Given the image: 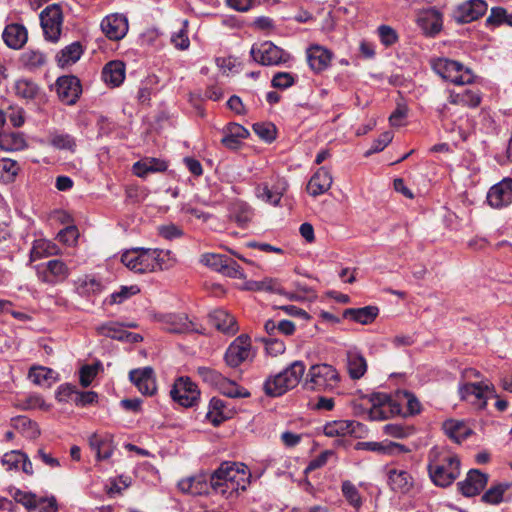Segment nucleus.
Returning a JSON list of instances; mask_svg holds the SVG:
<instances>
[{"label": "nucleus", "instance_id": "58", "mask_svg": "<svg viewBox=\"0 0 512 512\" xmlns=\"http://www.w3.org/2000/svg\"><path fill=\"white\" fill-rule=\"evenodd\" d=\"M19 166L14 160L3 158L0 160V178L5 182H11L18 174Z\"/></svg>", "mask_w": 512, "mask_h": 512}, {"label": "nucleus", "instance_id": "10", "mask_svg": "<svg viewBox=\"0 0 512 512\" xmlns=\"http://www.w3.org/2000/svg\"><path fill=\"white\" fill-rule=\"evenodd\" d=\"M40 22L45 38L50 42L56 43L60 39L63 24L61 6L56 3L48 5L40 13Z\"/></svg>", "mask_w": 512, "mask_h": 512}, {"label": "nucleus", "instance_id": "51", "mask_svg": "<svg viewBox=\"0 0 512 512\" xmlns=\"http://www.w3.org/2000/svg\"><path fill=\"white\" fill-rule=\"evenodd\" d=\"M341 491L347 502L354 507L359 509L362 506V497L357 487L349 480L342 482Z\"/></svg>", "mask_w": 512, "mask_h": 512}, {"label": "nucleus", "instance_id": "23", "mask_svg": "<svg viewBox=\"0 0 512 512\" xmlns=\"http://www.w3.org/2000/svg\"><path fill=\"white\" fill-rule=\"evenodd\" d=\"M101 29L110 40H120L128 31V22L121 14L108 15L102 20Z\"/></svg>", "mask_w": 512, "mask_h": 512}, {"label": "nucleus", "instance_id": "20", "mask_svg": "<svg viewBox=\"0 0 512 512\" xmlns=\"http://www.w3.org/2000/svg\"><path fill=\"white\" fill-rule=\"evenodd\" d=\"M129 379L143 395L152 396L156 392V379L152 367L131 370Z\"/></svg>", "mask_w": 512, "mask_h": 512}, {"label": "nucleus", "instance_id": "48", "mask_svg": "<svg viewBox=\"0 0 512 512\" xmlns=\"http://www.w3.org/2000/svg\"><path fill=\"white\" fill-rule=\"evenodd\" d=\"M253 217L252 208L246 203H238L234 206L231 218L239 227L245 228Z\"/></svg>", "mask_w": 512, "mask_h": 512}, {"label": "nucleus", "instance_id": "30", "mask_svg": "<svg viewBox=\"0 0 512 512\" xmlns=\"http://www.w3.org/2000/svg\"><path fill=\"white\" fill-rule=\"evenodd\" d=\"M442 428L448 438L460 444L473 433L472 429L461 420L448 419L443 422Z\"/></svg>", "mask_w": 512, "mask_h": 512}, {"label": "nucleus", "instance_id": "49", "mask_svg": "<svg viewBox=\"0 0 512 512\" xmlns=\"http://www.w3.org/2000/svg\"><path fill=\"white\" fill-rule=\"evenodd\" d=\"M20 60L26 68L34 70L45 65L46 56L39 50H27L21 55Z\"/></svg>", "mask_w": 512, "mask_h": 512}, {"label": "nucleus", "instance_id": "50", "mask_svg": "<svg viewBox=\"0 0 512 512\" xmlns=\"http://www.w3.org/2000/svg\"><path fill=\"white\" fill-rule=\"evenodd\" d=\"M139 292L140 289L137 285L121 286L120 290L112 293L109 297H107L104 300V303L108 305L121 304Z\"/></svg>", "mask_w": 512, "mask_h": 512}, {"label": "nucleus", "instance_id": "15", "mask_svg": "<svg viewBox=\"0 0 512 512\" xmlns=\"http://www.w3.org/2000/svg\"><path fill=\"white\" fill-rule=\"evenodd\" d=\"M70 270L65 262L59 259L49 260L47 263L37 266L38 279L49 285H55L65 281Z\"/></svg>", "mask_w": 512, "mask_h": 512}, {"label": "nucleus", "instance_id": "21", "mask_svg": "<svg viewBox=\"0 0 512 512\" xmlns=\"http://www.w3.org/2000/svg\"><path fill=\"white\" fill-rule=\"evenodd\" d=\"M356 450H366L375 452L379 455H387V456H398L403 453L409 452V449L404 445L388 440H384L381 442L374 441H366V442H357L355 445Z\"/></svg>", "mask_w": 512, "mask_h": 512}, {"label": "nucleus", "instance_id": "61", "mask_svg": "<svg viewBox=\"0 0 512 512\" xmlns=\"http://www.w3.org/2000/svg\"><path fill=\"white\" fill-rule=\"evenodd\" d=\"M262 342L265 346L267 353L271 356H278L285 352L286 346L283 340L278 339L276 336H270L262 338Z\"/></svg>", "mask_w": 512, "mask_h": 512}, {"label": "nucleus", "instance_id": "43", "mask_svg": "<svg viewBox=\"0 0 512 512\" xmlns=\"http://www.w3.org/2000/svg\"><path fill=\"white\" fill-rule=\"evenodd\" d=\"M354 424V421L346 420L328 422L324 426L323 432L328 437L345 436L354 432Z\"/></svg>", "mask_w": 512, "mask_h": 512}, {"label": "nucleus", "instance_id": "60", "mask_svg": "<svg viewBox=\"0 0 512 512\" xmlns=\"http://www.w3.org/2000/svg\"><path fill=\"white\" fill-rule=\"evenodd\" d=\"M297 76L289 72H277L271 80V86L276 89L285 90L296 83Z\"/></svg>", "mask_w": 512, "mask_h": 512}, {"label": "nucleus", "instance_id": "18", "mask_svg": "<svg viewBox=\"0 0 512 512\" xmlns=\"http://www.w3.org/2000/svg\"><path fill=\"white\" fill-rule=\"evenodd\" d=\"M488 479V474L478 469H470L465 480L458 482L457 487L463 496L474 497L486 487Z\"/></svg>", "mask_w": 512, "mask_h": 512}, {"label": "nucleus", "instance_id": "57", "mask_svg": "<svg viewBox=\"0 0 512 512\" xmlns=\"http://www.w3.org/2000/svg\"><path fill=\"white\" fill-rule=\"evenodd\" d=\"M155 254H153L156 262L155 271L156 270H167L171 268L175 262V255L170 250H162V249H153Z\"/></svg>", "mask_w": 512, "mask_h": 512}, {"label": "nucleus", "instance_id": "40", "mask_svg": "<svg viewBox=\"0 0 512 512\" xmlns=\"http://www.w3.org/2000/svg\"><path fill=\"white\" fill-rule=\"evenodd\" d=\"M501 25L512 27V14H509L503 7H492L489 16L485 20V26L489 29H494Z\"/></svg>", "mask_w": 512, "mask_h": 512}, {"label": "nucleus", "instance_id": "41", "mask_svg": "<svg viewBox=\"0 0 512 512\" xmlns=\"http://www.w3.org/2000/svg\"><path fill=\"white\" fill-rule=\"evenodd\" d=\"M264 329L270 336H276L277 334L290 336L294 334L296 326L290 320L283 319L277 322L273 319H268L264 324Z\"/></svg>", "mask_w": 512, "mask_h": 512}, {"label": "nucleus", "instance_id": "4", "mask_svg": "<svg viewBox=\"0 0 512 512\" xmlns=\"http://www.w3.org/2000/svg\"><path fill=\"white\" fill-rule=\"evenodd\" d=\"M340 375L330 364L320 363L309 367L305 377L304 387L308 390L325 392L339 386Z\"/></svg>", "mask_w": 512, "mask_h": 512}, {"label": "nucleus", "instance_id": "1", "mask_svg": "<svg viewBox=\"0 0 512 512\" xmlns=\"http://www.w3.org/2000/svg\"><path fill=\"white\" fill-rule=\"evenodd\" d=\"M251 473L243 463L224 461L210 474L211 489L227 499L245 491L250 484Z\"/></svg>", "mask_w": 512, "mask_h": 512}, {"label": "nucleus", "instance_id": "5", "mask_svg": "<svg viewBox=\"0 0 512 512\" xmlns=\"http://www.w3.org/2000/svg\"><path fill=\"white\" fill-rule=\"evenodd\" d=\"M253 60L262 66H287L291 54L271 41L253 44L250 50Z\"/></svg>", "mask_w": 512, "mask_h": 512}, {"label": "nucleus", "instance_id": "25", "mask_svg": "<svg viewBox=\"0 0 512 512\" xmlns=\"http://www.w3.org/2000/svg\"><path fill=\"white\" fill-rule=\"evenodd\" d=\"M221 144L230 150H237L242 145V140L249 136V131L242 125L230 122L222 129Z\"/></svg>", "mask_w": 512, "mask_h": 512}, {"label": "nucleus", "instance_id": "62", "mask_svg": "<svg viewBox=\"0 0 512 512\" xmlns=\"http://www.w3.org/2000/svg\"><path fill=\"white\" fill-rule=\"evenodd\" d=\"M453 102L463 106L476 108L481 103V97L478 92L466 89L463 93L457 94L456 99Z\"/></svg>", "mask_w": 512, "mask_h": 512}, {"label": "nucleus", "instance_id": "39", "mask_svg": "<svg viewBox=\"0 0 512 512\" xmlns=\"http://www.w3.org/2000/svg\"><path fill=\"white\" fill-rule=\"evenodd\" d=\"M29 379L36 385L51 387L57 381L56 373L47 367H32L28 373Z\"/></svg>", "mask_w": 512, "mask_h": 512}, {"label": "nucleus", "instance_id": "55", "mask_svg": "<svg viewBox=\"0 0 512 512\" xmlns=\"http://www.w3.org/2000/svg\"><path fill=\"white\" fill-rule=\"evenodd\" d=\"M367 370V363L363 356L353 355L348 359V372L352 379H360Z\"/></svg>", "mask_w": 512, "mask_h": 512}, {"label": "nucleus", "instance_id": "29", "mask_svg": "<svg viewBox=\"0 0 512 512\" xmlns=\"http://www.w3.org/2000/svg\"><path fill=\"white\" fill-rule=\"evenodd\" d=\"M331 184L332 176L330 172L325 167H321L310 178L307 191L311 196L317 197L324 194L331 187Z\"/></svg>", "mask_w": 512, "mask_h": 512}, {"label": "nucleus", "instance_id": "59", "mask_svg": "<svg viewBox=\"0 0 512 512\" xmlns=\"http://www.w3.org/2000/svg\"><path fill=\"white\" fill-rule=\"evenodd\" d=\"M50 143L57 149L74 151L76 147L75 138L67 133H56L51 136Z\"/></svg>", "mask_w": 512, "mask_h": 512}, {"label": "nucleus", "instance_id": "17", "mask_svg": "<svg viewBox=\"0 0 512 512\" xmlns=\"http://www.w3.org/2000/svg\"><path fill=\"white\" fill-rule=\"evenodd\" d=\"M100 336L108 337L126 343H138L143 340L140 334L132 333L124 329V324L116 321H108L96 327Z\"/></svg>", "mask_w": 512, "mask_h": 512}, {"label": "nucleus", "instance_id": "14", "mask_svg": "<svg viewBox=\"0 0 512 512\" xmlns=\"http://www.w3.org/2000/svg\"><path fill=\"white\" fill-rule=\"evenodd\" d=\"M163 329L176 334L198 333L203 334L204 329L190 320L185 313L165 314L160 319Z\"/></svg>", "mask_w": 512, "mask_h": 512}, {"label": "nucleus", "instance_id": "8", "mask_svg": "<svg viewBox=\"0 0 512 512\" xmlns=\"http://www.w3.org/2000/svg\"><path fill=\"white\" fill-rule=\"evenodd\" d=\"M200 394L197 384L188 376L176 378L170 390L172 400L186 408L197 405Z\"/></svg>", "mask_w": 512, "mask_h": 512}, {"label": "nucleus", "instance_id": "44", "mask_svg": "<svg viewBox=\"0 0 512 512\" xmlns=\"http://www.w3.org/2000/svg\"><path fill=\"white\" fill-rule=\"evenodd\" d=\"M510 488L509 483H498L492 485L481 497L485 504L498 505L503 501L504 493Z\"/></svg>", "mask_w": 512, "mask_h": 512}, {"label": "nucleus", "instance_id": "12", "mask_svg": "<svg viewBox=\"0 0 512 512\" xmlns=\"http://www.w3.org/2000/svg\"><path fill=\"white\" fill-rule=\"evenodd\" d=\"M488 3L485 0H466L452 11V19L460 25L477 21L486 14Z\"/></svg>", "mask_w": 512, "mask_h": 512}, {"label": "nucleus", "instance_id": "28", "mask_svg": "<svg viewBox=\"0 0 512 512\" xmlns=\"http://www.w3.org/2000/svg\"><path fill=\"white\" fill-rule=\"evenodd\" d=\"M89 445L91 449L96 452L98 460H105L110 458L115 449L113 436L108 433L92 434L89 437Z\"/></svg>", "mask_w": 512, "mask_h": 512}, {"label": "nucleus", "instance_id": "24", "mask_svg": "<svg viewBox=\"0 0 512 512\" xmlns=\"http://www.w3.org/2000/svg\"><path fill=\"white\" fill-rule=\"evenodd\" d=\"M485 381L480 382H467L459 386V396L461 400L468 401L473 405H477L479 409L483 410L487 407L485 394Z\"/></svg>", "mask_w": 512, "mask_h": 512}, {"label": "nucleus", "instance_id": "9", "mask_svg": "<svg viewBox=\"0 0 512 512\" xmlns=\"http://www.w3.org/2000/svg\"><path fill=\"white\" fill-rule=\"evenodd\" d=\"M155 251L151 248H133L121 256V262L130 270L137 273L155 271Z\"/></svg>", "mask_w": 512, "mask_h": 512}, {"label": "nucleus", "instance_id": "56", "mask_svg": "<svg viewBox=\"0 0 512 512\" xmlns=\"http://www.w3.org/2000/svg\"><path fill=\"white\" fill-rule=\"evenodd\" d=\"M255 195L261 201L272 206H278L281 201L279 197H275V193H273V189L268 182L258 184L255 187Z\"/></svg>", "mask_w": 512, "mask_h": 512}, {"label": "nucleus", "instance_id": "11", "mask_svg": "<svg viewBox=\"0 0 512 512\" xmlns=\"http://www.w3.org/2000/svg\"><path fill=\"white\" fill-rule=\"evenodd\" d=\"M201 263L230 278L243 279L245 275L241 266L232 258L214 253L201 256Z\"/></svg>", "mask_w": 512, "mask_h": 512}, {"label": "nucleus", "instance_id": "22", "mask_svg": "<svg viewBox=\"0 0 512 512\" xmlns=\"http://www.w3.org/2000/svg\"><path fill=\"white\" fill-rule=\"evenodd\" d=\"M306 57L310 69L315 73H321L329 67L333 53L321 45L314 44L307 48Z\"/></svg>", "mask_w": 512, "mask_h": 512}, {"label": "nucleus", "instance_id": "53", "mask_svg": "<svg viewBox=\"0 0 512 512\" xmlns=\"http://www.w3.org/2000/svg\"><path fill=\"white\" fill-rule=\"evenodd\" d=\"M252 128L254 133L267 143H272L276 139L277 128L271 122L255 123Z\"/></svg>", "mask_w": 512, "mask_h": 512}, {"label": "nucleus", "instance_id": "16", "mask_svg": "<svg viewBox=\"0 0 512 512\" xmlns=\"http://www.w3.org/2000/svg\"><path fill=\"white\" fill-rule=\"evenodd\" d=\"M59 99L67 105H74L82 93L80 80L73 75L61 76L56 81Z\"/></svg>", "mask_w": 512, "mask_h": 512}, {"label": "nucleus", "instance_id": "34", "mask_svg": "<svg viewBox=\"0 0 512 512\" xmlns=\"http://www.w3.org/2000/svg\"><path fill=\"white\" fill-rule=\"evenodd\" d=\"M379 315L377 306L368 305L361 308H347L343 311V318L351 319L362 325L371 324Z\"/></svg>", "mask_w": 512, "mask_h": 512}, {"label": "nucleus", "instance_id": "64", "mask_svg": "<svg viewBox=\"0 0 512 512\" xmlns=\"http://www.w3.org/2000/svg\"><path fill=\"white\" fill-rule=\"evenodd\" d=\"M380 42L385 47H391L398 42L399 36L397 31L388 25H380L377 29Z\"/></svg>", "mask_w": 512, "mask_h": 512}, {"label": "nucleus", "instance_id": "37", "mask_svg": "<svg viewBox=\"0 0 512 512\" xmlns=\"http://www.w3.org/2000/svg\"><path fill=\"white\" fill-rule=\"evenodd\" d=\"M226 402L220 398L213 397L209 402V408L205 418L215 427L228 419L229 412L225 411Z\"/></svg>", "mask_w": 512, "mask_h": 512}, {"label": "nucleus", "instance_id": "54", "mask_svg": "<svg viewBox=\"0 0 512 512\" xmlns=\"http://www.w3.org/2000/svg\"><path fill=\"white\" fill-rule=\"evenodd\" d=\"M103 288L104 286L99 280L86 277L80 281L77 291L81 296H90L100 294Z\"/></svg>", "mask_w": 512, "mask_h": 512}, {"label": "nucleus", "instance_id": "36", "mask_svg": "<svg viewBox=\"0 0 512 512\" xmlns=\"http://www.w3.org/2000/svg\"><path fill=\"white\" fill-rule=\"evenodd\" d=\"M83 47L79 41H75L62 50L56 55L58 66L64 68L76 63L83 54Z\"/></svg>", "mask_w": 512, "mask_h": 512}, {"label": "nucleus", "instance_id": "7", "mask_svg": "<svg viewBox=\"0 0 512 512\" xmlns=\"http://www.w3.org/2000/svg\"><path fill=\"white\" fill-rule=\"evenodd\" d=\"M428 472L436 486L448 487L460 474V460L457 456H448L441 464L430 462Z\"/></svg>", "mask_w": 512, "mask_h": 512}, {"label": "nucleus", "instance_id": "26", "mask_svg": "<svg viewBox=\"0 0 512 512\" xmlns=\"http://www.w3.org/2000/svg\"><path fill=\"white\" fill-rule=\"evenodd\" d=\"M387 483L393 492L400 494H408L414 486L413 477L408 471L394 468L387 472Z\"/></svg>", "mask_w": 512, "mask_h": 512}, {"label": "nucleus", "instance_id": "27", "mask_svg": "<svg viewBox=\"0 0 512 512\" xmlns=\"http://www.w3.org/2000/svg\"><path fill=\"white\" fill-rule=\"evenodd\" d=\"M2 38L9 48L17 50L27 42L28 32L23 24L11 23L5 27Z\"/></svg>", "mask_w": 512, "mask_h": 512}, {"label": "nucleus", "instance_id": "6", "mask_svg": "<svg viewBox=\"0 0 512 512\" xmlns=\"http://www.w3.org/2000/svg\"><path fill=\"white\" fill-rule=\"evenodd\" d=\"M432 68L443 79L456 85H465L473 81V74L463 64L447 58H438L432 63Z\"/></svg>", "mask_w": 512, "mask_h": 512}, {"label": "nucleus", "instance_id": "13", "mask_svg": "<svg viewBox=\"0 0 512 512\" xmlns=\"http://www.w3.org/2000/svg\"><path fill=\"white\" fill-rule=\"evenodd\" d=\"M251 338L247 334L236 337L226 349L224 360L227 366L236 368L251 356Z\"/></svg>", "mask_w": 512, "mask_h": 512}, {"label": "nucleus", "instance_id": "47", "mask_svg": "<svg viewBox=\"0 0 512 512\" xmlns=\"http://www.w3.org/2000/svg\"><path fill=\"white\" fill-rule=\"evenodd\" d=\"M14 89L16 95L24 99H34L39 92V86L34 81L25 78L17 80Z\"/></svg>", "mask_w": 512, "mask_h": 512}, {"label": "nucleus", "instance_id": "63", "mask_svg": "<svg viewBox=\"0 0 512 512\" xmlns=\"http://www.w3.org/2000/svg\"><path fill=\"white\" fill-rule=\"evenodd\" d=\"M51 248H53V245L50 242H47L42 239L35 240L30 251V261L33 262L43 257L51 255Z\"/></svg>", "mask_w": 512, "mask_h": 512}, {"label": "nucleus", "instance_id": "42", "mask_svg": "<svg viewBox=\"0 0 512 512\" xmlns=\"http://www.w3.org/2000/svg\"><path fill=\"white\" fill-rule=\"evenodd\" d=\"M247 289L250 291H265L276 294H284V289L278 279L275 278H264L260 281H249L247 282Z\"/></svg>", "mask_w": 512, "mask_h": 512}, {"label": "nucleus", "instance_id": "19", "mask_svg": "<svg viewBox=\"0 0 512 512\" xmlns=\"http://www.w3.org/2000/svg\"><path fill=\"white\" fill-rule=\"evenodd\" d=\"M487 202L493 208H503L512 203V179L505 178L493 185L487 193Z\"/></svg>", "mask_w": 512, "mask_h": 512}, {"label": "nucleus", "instance_id": "33", "mask_svg": "<svg viewBox=\"0 0 512 512\" xmlns=\"http://www.w3.org/2000/svg\"><path fill=\"white\" fill-rule=\"evenodd\" d=\"M418 23L426 34L434 36L442 29L443 16L434 8L428 9L419 16Z\"/></svg>", "mask_w": 512, "mask_h": 512}, {"label": "nucleus", "instance_id": "2", "mask_svg": "<svg viewBox=\"0 0 512 512\" xmlns=\"http://www.w3.org/2000/svg\"><path fill=\"white\" fill-rule=\"evenodd\" d=\"M403 398L406 400V411L403 412L402 405L397 399L391 398L385 393H372L369 401L371 408L369 418L371 420H386L396 415H414L420 412L421 404L418 399L410 392H403Z\"/></svg>", "mask_w": 512, "mask_h": 512}, {"label": "nucleus", "instance_id": "32", "mask_svg": "<svg viewBox=\"0 0 512 512\" xmlns=\"http://www.w3.org/2000/svg\"><path fill=\"white\" fill-rule=\"evenodd\" d=\"M209 476L210 474H200L197 476L182 479L181 481H179L178 487L181 491L193 495H201L203 493H208V489L211 488Z\"/></svg>", "mask_w": 512, "mask_h": 512}, {"label": "nucleus", "instance_id": "45", "mask_svg": "<svg viewBox=\"0 0 512 512\" xmlns=\"http://www.w3.org/2000/svg\"><path fill=\"white\" fill-rule=\"evenodd\" d=\"M11 424L13 428L22 431L29 438H36L40 435V431L36 422L29 419L27 416H17L12 418Z\"/></svg>", "mask_w": 512, "mask_h": 512}, {"label": "nucleus", "instance_id": "46", "mask_svg": "<svg viewBox=\"0 0 512 512\" xmlns=\"http://www.w3.org/2000/svg\"><path fill=\"white\" fill-rule=\"evenodd\" d=\"M218 390L221 394L230 398H248L251 396L247 389L228 378L224 379Z\"/></svg>", "mask_w": 512, "mask_h": 512}, {"label": "nucleus", "instance_id": "52", "mask_svg": "<svg viewBox=\"0 0 512 512\" xmlns=\"http://www.w3.org/2000/svg\"><path fill=\"white\" fill-rule=\"evenodd\" d=\"M197 374L199 375L203 382L215 387L216 389L220 387V385L226 378L217 370L205 366L198 367Z\"/></svg>", "mask_w": 512, "mask_h": 512}, {"label": "nucleus", "instance_id": "31", "mask_svg": "<svg viewBox=\"0 0 512 512\" xmlns=\"http://www.w3.org/2000/svg\"><path fill=\"white\" fill-rule=\"evenodd\" d=\"M210 322L217 330L234 335L238 331L237 321L223 309H216L209 314Z\"/></svg>", "mask_w": 512, "mask_h": 512}, {"label": "nucleus", "instance_id": "38", "mask_svg": "<svg viewBox=\"0 0 512 512\" xmlns=\"http://www.w3.org/2000/svg\"><path fill=\"white\" fill-rule=\"evenodd\" d=\"M167 169L165 161L156 158H145L133 165V172L140 178H145L149 173L163 172Z\"/></svg>", "mask_w": 512, "mask_h": 512}, {"label": "nucleus", "instance_id": "3", "mask_svg": "<svg viewBox=\"0 0 512 512\" xmlns=\"http://www.w3.org/2000/svg\"><path fill=\"white\" fill-rule=\"evenodd\" d=\"M304 373L305 364L303 361L296 360L292 362L283 371L265 380L263 384L265 394L270 397L282 396L299 384Z\"/></svg>", "mask_w": 512, "mask_h": 512}, {"label": "nucleus", "instance_id": "35", "mask_svg": "<svg viewBox=\"0 0 512 512\" xmlns=\"http://www.w3.org/2000/svg\"><path fill=\"white\" fill-rule=\"evenodd\" d=\"M102 79L105 83L118 87L125 79V64L122 61H110L103 67Z\"/></svg>", "mask_w": 512, "mask_h": 512}]
</instances>
